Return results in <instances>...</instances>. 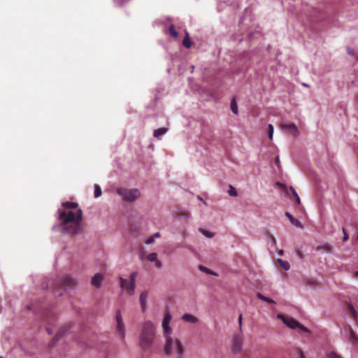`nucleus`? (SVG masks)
Returning <instances> with one entry per match:
<instances>
[{
	"label": "nucleus",
	"mask_w": 358,
	"mask_h": 358,
	"mask_svg": "<svg viewBox=\"0 0 358 358\" xmlns=\"http://www.w3.org/2000/svg\"><path fill=\"white\" fill-rule=\"evenodd\" d=\"M257 296L259 299H261V300H262V301H266V302H267V303H273V304L275 303V301H273V299H270V298H268V297H266V296H264V295H263V294H262L261 293H257Z\"/></svg>",
	"instance_id": "22"
},
{
	"label": "nucleus",
	"mask_w": 358,
	"mask_h": 358,
	"mask_svg": "<svg viewBox=\"0 0 358 358\" xmlns=\"http://www.w3.org/2000/svg\"><path fill=\"white\" fill-rule=\"evenodd\" d=\"M279 317H280L283 322L291 329H294L299 325V322L292 317H286L281 315H280Z\"/></svg>",
	"instance_id": "11"
},
{
	"label": "nucleus",
	"mask_w": 358,
	"mask_h": 358,
	"mask_svg": "<svg viewBox=\"0 0 358 358\" xmlns=\"http://www.w3.org/2000/svg\"><path fill=\"white\" fill-rule=\"evenodd\" d=\"M167 131L168 128L166 127L159 128L154 131L153 136L155 138H159L160 136L165 134L167 132Z\"/></svg>",
	"instance_id": "17"
},
{
	"label": "nucleus",
	"mask_w": 358,
	"mask_h": 358,
	"mask_svg": "<svg viewBox=\"0 0 358 358\" xmlns=\"http://www.w3.org/2000/svg\"><path fill=\"white\" fill-rule=\"evenodd\" d=\"M169 31V33L171 35V36L176 38L178 36V34L176 31V30L175 29V27L173 25L170 26Z\"/></svg>",
	"instance_id": "26"
},
{
	"label": "nucleus",
	"mask_w": 358,
	"mask_h": 358,
	"mask_svg": "<svg viewBox=\"0 0 358 358\" xmlns=\"http://www.w3.org/2000/svg\"><path fill=\"white\" fill-rule=\"evenodd\" d=\"M155 241V238L153 236H150V238H148L146 241H145V243L149 245V244H151L154 242Z\"/></svg>",
	"instance_id": "36"
},
{
	"label": "nucleus",
	"mask_w": 358,
	"mask_h": 358,
	"mask_svg": "<svg viewBox=\"0 0 358 358\" xmlns=\"http://www.w3.org/2000/svg\"><path fill=\"white\" fill-rule=\"evenodd\" d=\"M278 262L280 264V266L285 271H287L289 269V264L287 261H284L281 259H278Z\"/></svg>",
	"instance_id": "21"
},
{
	"label": "nucleus",
	"mask_w": 358,
	"mask_h": 358,
	"mask_svg": "<svg viewBox=\"0 0 358 358\" xmlns=\"http://www.w3.org/2000/svg\"><path fill=\"white\" fill-rule=\"evenodd\" d=\"M268 136L270 140L273 138V126L271 124H269L268 125Z\"/></svg>",
	"instance_id": "27"
},
{
	"label": "nucleus",
	"mask_w": 358,
	"mask_h": 358,
	"mask_svg": "<svg viewBox=\"0 0 358 358\" xmlns=\"http://www.w3.org/2000/svg\"><path fill=\"white\" fill-rule=\"evenodd\" d=\"M155 238H158L160 236V234L159 232H157L155 234H154V235L152 236Z\"/></svg>",
	"instance_id": "40"
},
{
	"label": "nucleus",
	"mask_w": 358,
	"mask_h": 358,
	"mask_svg": "<svg viewBox=\"0 0 358 358\" xmlns=\"http://www.w3.org/2000/svg\"><path fill=\"white\" fill-rule=\"evenodd\" d=\"M285 215L289 218L292 224L297 227H301L300 221L295 219L289 213H285Z\"/></svg>",
	"instance_id": "18"
},
{
	"label": "nucleus",
	"mask_w": 358,
	"mask_h": 358,
	"mask_svg": "<svg viewBox=\"0 0 358 358\" xmlns=\"http://www.w3.org/2000/svg\"><path fill=\"white\" fill-rule=\"evenodd\" d=\"M297 328L300 329L301 330L305 331V332H309V330L306 327H304L303 325L299 323V325L297 326Z\"/></svg>",
	"instance_id": "35"
},
{
	"label": "nucleus",
	"mask_w": 358,
	"mask_h": 358,
	"mask_svg": "<svg viewBox=\"0 0 358 358\" xmlns=\"http://www.w3.org/2000/svg\"><path fill=\"white\" fill-rule=\"evenodd\" d=\"M279 162H280L279 157H275V163H276V164L278 165Z\"/></svg>",
	"instance_id": "42"
},
{
	"label": "nucleus",
	"mask_w": 358,
	"mask_h": 358,
	"mask_svg": "<svg viewBox=\"0 0 358 358\" xmlns=\"http://www.w3.org/2000/svg\"><path fill=\"white\" fill-rule=\"evenodd\" d=\"M177 358H182V357H177Z\"/></svg>",
	"instance_id": "48"
},
{
	"label": "nucleus",
	"mask_w": 358,
	"mask_h": 358,
	"mask_svg": "<svg viewBox=\"0 0 358 358\" xmlns=\"http://www.w3.org/2000/svg\"><path fill=\"white\" fill-rule=\"evenodd\" d=\"M116 322H117V331L118 334L120 336L122 339H124L125 337V327L124 324L122 320V317L121 315V313L120 310L117 311L116 313Z\"/></svg>",
	"instance_id": "6"
},
{
	"label": "nucleus",
	"mask_w": 358,
	"mask_h": 358,
	"mask_svg": "<svg viewBox=\"0 0 358 358\" xmlns=\"http://www.w3.org/2000/svg\"><path fill=\"white\" fill-rule=\"evenodd\" d=\"M155 338V327L151 321H146L143 324L139 336V346L143 350H149Z\"/></svg>",
	"instance_id": "2"
},
{
	"label": "nucleus",
	"mask_w": 358,
	"mask_h": 358,
	"mask_svg": "<svg viewBox=\"0 0 358 358\" xmlns=\"http://www.w3.org/2000/svg\"><path fill=\"white\" fill-rule=\"evenodd\" d=\"M346 50H347L348 54H349L350 55H352V56L355 55V50L352 48L348 47L346 48Z\"/></svg>",
	"instance_id": "34"
},
{
	"label": "nucleus",
	"mask_w": 358,
	"mask_h": 358,
	"mask_svg": "<svg viewBox=\"0 0 358 358\" xmlns=\"http://www.w3.org/2000/svg\"><path fill=\"white\" fill-rule=\"evenodd\" d=\"M146 259L150 262H155V265L157 268L162 267V262L157 258V254L156 252H152L147 255Z\"/></svg>",
	"instance_id": "13"
},
{
	"label": "nucleus",
	"mask_w": 358,
	"mask_h": 358,
	"mask_svg": "<svg viewBox=\"0 0 358 358\" xmlns=\"http://www.w3.org/2000/svg\"><path fill=\"white\" fill-rule=\"evenodd\" d=\"M57 213L62 229L66 234L76 235L82 232L83 210L78 208V203L63 202Z\"/></svg>",
	"instance_id": "1"
},
{
	"label": "nucleus",
	"mask_w": 358,
	"mask_h": 358,
	"mask_svg": "<svg viewBox=\"0 0 358 358\" xmlns=\"http://www.w3.org/2000/svg\"><path fill=\"white\" fill-rule=\"evenodd\" d=\"M182 319L185 322H190L192 324L196 323L198 322V319L195 316L189 313L184 314L182 316Z\"/></svg>",
	"instance_id": "16"
},
{
	"label": "nucleus",
	"mask_w": 358,
	"mask_h": 358,
	"mask_svg": "<svg viewBox=\"0 0 358 358\" xmlns=\"http://www.w3.org/2000/svg\"><path fill=\"white\" fill-rule=\"evenodd\" d=\"M271 242L273 245H275L276 243V240H275V237L271 236Z\"/></svg>",
	"instance_id": "41"
},
{
	"label": "nucleus",
	"mask_w": 358,
	"mask_h": 358,
	"mask_svg": "<svg viewBox=\"0 0 358 358\" xmlns=\"http://www.w3.org/2000/svg\"><path fill=\"white\" fill-rule=\"evenodd\" d=\"M136 277V273L134 272L130 275L129 279L125 280L122 278H120L121 287L126 289L129 295H133L135 291V278Z\"/></svg>",
	"instance_id": "5"
},
{
	"label": "nucleus",
	"mask_w": 358,
	"mask_h": 358,
	"mask_svg": "<svg viewBox=\"0 0 358 358\" xmlns=\"http://www.w3.org/2000/svg\"><path fill=\"white\" fill-rule=\"evenodd\" d=\"M102 194V191L99 185H95L94 186V197L97 198L100 196Z\"/></svg>",
	"instance_id": "25"
},
{
	"label": "nucleus",
	"mask_w": 358,
	"mask_h": 358,
	"mask_svg": "<svg viewBox=\"0 0 358 358\" xmlns=\"http://www.w3.org/2000/svg\"><path fill=\"white\" fill-rule=\"evenodd\" d=\"M290 190L292 191V194H293L294 196H297V195H298V194H297V193H296V192L295 191V189H294L292 187H290Z\"/></svg>",
	"instance_id": "38"
},
{
	"label": "nucleus",
	"mask_w": 358,
	"mask_h": 358,
	"mask_svg": "<svg viewBox=\"0 0 358 358\" xmlns=\"http://www.w3.org/2000/svg\"><path fill=\"white\" fill-rule=\"evenodd\" d=\"M300 357H301V358H305V356L303 352L301 353Z\"/></svg>",
	"instance_id": "46"
},
{
	"label": "nucleus",
	"mask_w": 358,
	"mask_h": 358,
	"mask_svg": "<svg viewBox=\"0 0 358 358\" xmlns=\"http://www.w3.org/2000/svg\"><path fill=\"white\" fill-rule=\"evenodd\" d=\"M282 252H283V250L280 251V254H282Z\"/></svg>",
	"instance_id": "47"
},
{
	"label": "nucleus",
	"mask_w": 358,
	"mask_h": 358,
	"mask_svg": "<svg viewBox=\"0 0 358 358\" xmlns=\"http://www.w3.org/2000/svg\"><path fill=\"white\" fill-rule=\"evenodd\" d=\"M342 230H343V233L344 234L343 238V241L345 242V241H347L348 240L349 236H348V234L346 232V230H345V229L344 227L343 228Z\"/></svg>",
	"instance_id": "32"
},
{
	"label": "nucleus",
	"mask_w": 358,
	"mask_h": 358,
	"mask_svg": "<svg viewBox=\"0 0 358 358\" xmlns=\"http://www.w3.org/2000/svg\"><path fill=\"white\" fill-rule=\"evenodd\" d=\"M184 215H185V218H187V217H189V213H188L187 212H185V213H184Z\"/></svg>",
	"instance_id": "44"
},
{
	"label": "nucleus",
	"mask_w": 358,
	"mask_h": 358,
	"mask_svg": "<svg viewBox=\"0 0 358 358\" xmlns=\"http://www.w3.org/2000/svg\"><path fill=\"white\" fill-rule=\"evenodd\" d=\"M199 268H200V270L206 272L207 273H212V274L213 273L210 269L204 267L203 266H199Z\"/></svg>",
	"instance_id": "33"
},
{
	"label": "nucleus",
	"mask_w": 358,
	"mask_h": 358,
	"mask_svg": "<svg viewBox=\"0 0 358 358\" xmlns=\"http://www.w3.org/2000/svg\"><path fill=\"white\" fill-rule=\"evenodd\" d=\"M117 194L122 197L125 201L133 202L141 196V192L138 189L119 188Z\"/></svg>",
	"instance_id": "4"
},
{
	"label": "nucleus",
	"mask_w": 358,
	"mask_h": 358,
	"mask_svg": "<svg viewBox=\"0 0 358 358\" xmlns=\"http://www.w3.org/2000/svg\"><path fill=\"white\" fill-rule=\"evenodd\" d=\"M296 198V201L298 204H300L301 203V200H300V198L299 197V196H294Z\"/></svg>",
	"instance_id": "39"
},
{
	"label": "nucleus",
	"mask_w": 358,
	"mask_h": 358,
	"mask_svg": "<svg viewBox=\"0 0 358 358\" xmlns=\"http://www.w3.org/2000/svg\"><path fill=\"white\" fill-rule=\"evenodd\" d=\"M67 329L64 327L63 328L60 329L59 331L57 333L56 336H55L53 339V343L57 342L59 338L62 337V336L66 331ZM54 345V343L52 344V346Z\"/></svg>",
	"instance_id": "19"
},
{
	"label": "nucleus",
	"mask_w": 358,
	"mask_h": 358,
	"mask_svg": "<svg viewBox=\"0 0 358 358\" xmlns=\"http://www.w3.org/2000/svg\"><path fill=\"white\" fill-rule=\"evenodd\" d=\"M148 296V292L143 291L139 297V301L141 303V309L144 312L146 309V301Z\"/></svg>",
	"instance_id": "14"
},
{
	"label": "nucleus",
	"mask_w": 358,
	"mask_h": 358,
	"mask_svg": "<svg viewBox=\"0 0 358 358\" xmlns=\"http://www.w3.org/2000/svg\"><path fill=\"white\" fill-rule=\"evenodd\" d=\"M354 278H358V271H355V272L354 273Z\"/></svg>",
	"instance_id": "43"
},
{
	"label": "nucleus",
	"mask_w": 358,
	"mask_h": 358,
	"mask_svg": "<svg viewBox=\"0 0 358 358\" xmlns=\"http://www.w3.org/2000/svg\"><path fill=\"white\" fill-rule=\"evenodd\" d=\"M243 344V337L241 334H237L233 340L232 351L235 354L240 353L242 351Z\"/></svg>",
	"instance_id": "7"
},
{
	"label": "nucleus",
	"mask_w": 358,
	"mask_h": 358,
	"mask_svg": "<svg viewBox=\"0 0 358 358\" xmlns=\"http://www.w3.org/2000/svg\"><path fill=\"white\" fill-rule=\"evenodd\" d=\"M228 193L231 196H237V191L236 188H234L233 186H229V189L228 191Z\"/></svg>",
	"instance_id": "28"
},
{
	"label": "nucleus",
	"mask_w": 358,
	"mask_h": 358,
	"mask_svg": "<svg viewBox=\"0 0 358 358\" xmlns=\"http://www.w3.org/2000/svg\"><path fill=\"white\" fill-rule=\"evenodd\" d=\"M350 338L353 342H356V341L357 340V335L355 334V332H353L352 329H350Z\"/></svg>",
	"instance_id": "31"
},
{
	"label": "nucleus",
	"mask_w": 358,
	"mask_h": 358,
	"mask_svg": "<svg viewBox=\"0 0 358 358\" xmlns=\"http://www.w3.org/2000/svg\"><path fill=\"white\" fill-rule=\"evenodd\" d=\"M315 250L322 253H332V247L330 244L324 243L315 247Z\"/></svg>",
	"instance_id": "12"
},
{
	"label": "nucleus",
	"mask_w": 358,
	"mask_h": 358,
	"mask_svg": "<svg viewBox=\"0 0 358 358\" xmlns=\"http://www.w3.org/2000/svg\"><path fill=\"white\" fill-rule=\"evenodd\" d=\"M242 320H243L242 315H241V314H240V315H239V317H238V323H239V327H240V331H242V329H241V326H242Z\"/></svg>",
	"instance_id": "37"
},
{
	"label": "nucleus",
	"mask_w": 358,
	"mask_h": 358,
	"mask_svg": "<svg viewBox=\"0 0 358 358\" xmlns=\"http://www.w3.org/2000/svg\"><path fill=\"white\" fill-rule=\"evenodd\" d=\"M328 358H343L341 355L335 352H331L327 355Z\"/></svg>",
	"instance_id": "30"
},
{
	"label": "nucleus",
	"mask_w": 358,
	"mask_h": 358,
	"mask_svg": "<svg viewBox=\"0 0 358 358\" xmlns=\"http://www.w3.org/2000/svg\"><path fill=\"white\" fill-rule=\"evenodd\" d=\"M348 310L350 312V313L352 315V316L354 319L357 318V312H356L354 306L352 304L349 303L348 305Z\"/></svg>",
	"instance_id": "23"
},
{
	"label": "nucleus",
	"mask_w": 358,
	"mask_h": 358,
	"mask_svg": "<svg viewBox=\"0 0 358 358\" xmlns=\"http://www.w3.org/2000/svg\"><path fill=\"white\" fill-rule=\"evenodd\" d=\"M171 320V315L169 313H167L162 321V328L164 336H167L171 334V328L169 326Z\"/></svg>",
	"instance_id": "9"
},
{
	"label": "nucleus",
	"mask_w": 358,
	"mask_h": 358,
	"mask_svg": "<svg viewBox=\"0 0 358 358\" xmlns=\"http://www.w3.org/2000/svg\"><path fill=\"white\" fill-rule=\"evenodd\" d=\"M182 45L187 48H189L192 45L190 39H189V34L187 31H185V37L183 39Z\"/></svg>",
	"instance_id": "20"
},
{
	"label": "nucleus",
	"mask_w": 358,
	"mask_h": 358,
	"mask_svg": "<svg viewBox=\"0 0 358 358\" xmlns=\"http://www.w3.org/2000/svg\"><path fill=\"white\" fill-rule=\"evenodd\" d=\"M102 280H103V275L100 273H96L92 278V285L94 287L99 288L101 286Z\"/></svg>",
	"instance_id": "15"
},
{
	"label": "nucleus",
	"mask_w": 358,
	"mask_h": 358,
	"mask_svg": "<svg viewBox=\"0 0 358 358\" xmlns=\"http://www.w3.org/2000/svg\"><path fill=\"white\" fill-rule=\"evenodd\" d=\"M0 358H1V357H0Z\"/></svg>",
	"instance_id": "49"
},
{
	"label": "nucleus",
	"mask_w": 358,
	"mask_h": 358,
	"mask_svg": "<svg viewBox=\"0 0 358 358\" xmlns=\"http://www.w3.org/2000/svg\"><path fill=\"white\" fill-rule=\"evenodd\" d=\"M46 331L47 332L50 334H51V331H50V328H46Z\"/></svg>",
	"instance_id": "45"
},
{
	"label": "nucleus",
	"mask_w": 358,
	"mask_h": 358,
	"mask_svg": "<svg viewBox=\"0 0 358 358\" xmlns=\"http://www.w3.org/2000/svg\"><path fill=\"white\" fill-rule=\"evenodd\" d=\"M282 128L294 136L299 134V130L294 123L282 124Z\"/></svg>",
	"instance_id": "10"
},
{
	"label": "nucleus",
	"mask_w": 358,
	"mask_h": 358,
	"mask_svg": "<svg viewBox=\"0 0 358 358\" xmlns=\"http://www.w3.org/2000/svg\"><path fill=\"white\" fill-rule=\"evenodd\" d=\"M231 109L234 114H236V115L238 114V106L234 99H233L231 102Z\"/></svg>",
	"instance_id": "24"
},
{
	"label": "nucleus",
	"mask_w": 358,
	"mask_h": 358,
	"mask_svg": "<svg viewBox=\"0 0 358 358\" xmlns=\"http://www.w3.org/2000/svg\"><path fill=\"white\" fill-rule=\"evenodd\" d=\"M76 280L71 277L66 276L62 279L57 286L63 287L64 289H73L76 287Z\"/></svg>",
	"instance_id": "8"
},
{
	"label": "nucleus",
	"mask_w": 358,
	"mask_h": 358,
	"mask_svg": "<svg viewBox=\"0 0 358 358\" xmlns=\"http://www.w3.org/2000/svg\"><path fill=\"white\" fill-rule=\"evenodd\" d=\"M200 231L208 238H213L214 236V234L204 229H200Z\"/></svg>",
	"instance_id": "29"
},
{
	"label": "nucleus",
	"mask_w": 358,
	"mask_h": 358,
	"mask_svg": "<svg viewBox=\"0 0 358 358\" xmlns=\"http://www.w3.org/2000/svg\"><path fill=\"white\" fill-rule=\"evenodd\" d=\"M166 343L164 350L166 355H171L176 354L177 357H182L184 348L179 341L176 338H172L171 335L165 336Z\"/></svg>",
	"instance_id": "3"
}]
</instances>
